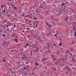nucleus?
<instances>
[{"mask_svg":"<svg viewBox=\"0 0 76 76\" xmlns=\"http://www.w3.org/2000/svg\"><path fill=\"white\" fill-rule=\"evenodd\" d=\"M15 6L14 4H12L11 5V7H15Z\"/></svg>","mask_w":76,"mask_h":76,"instance_id":"obj_10","label":"nucleus"},{"mask_svg":"<svg viewBox=\"0 0 76 76\" xmlns=\"http://www.w3.org/2000/svg\"><path fill=\"white\" fill-rule=\"evenodd\" d=\"M65 69H69V66H66V67H65Z\"/></svg>","mask_w":76,"mask_h":76,"instance_id":"obj_16","label":"nucleus"},{"mask_svg":"<svg viewBox=\"0 0 76 76\" xmlns=\"http://www.w3.org/2000/svg\"><path fill=\"white\" fill-rule=\"evenodd\" d=\"M72 45H73V44H75V42H73V41H72Z\"/></svg>","mask_w":76,"mask_h":76,"instance_id":"obj_23","label":"nucleus"},{"mask_svg":"<svg viewBox=\"0 0 76 76\" xmlns=\"http://www.w3.org/2000/svg\"><path fill=\"white\" fill-rule=\"evenodd\" d=\"M4 27H6V25H4Z\"/></svg>","mask_w":76,"mask_h":76,"instance_id":"obj_53","label":"nucleus"},{"mask_svg":"<svg viewBox=\"0 0 76 76\" xmlns=\"http://www.w3.org/2000/svg\"><path fill=\"white\" fill-rule=\"evenodd\" d=\"M1 14H2L1 12L0 15V16H2V15H1Z\"/></svg>","mask_w":76,"mask_h":76,"instance_id":"obj_38","label":"nucleus"},{"mask_svg":"<svg viewBox=\"0 0 76 76\" xmlns=\"http://www.w3.org/2000/svg\"><path fill=\"white\" fill-rule=\"evenodd\" d=\"M18 45V46H19V45H20V44H18V45Z\"/></svg>","mask_w":76,"mask_h":76,"instance_id":"obj_40","label":"nucleus"},{"mask_svg":"<svg viewBox=\"0 0 76 76\" xmlns=\"http://www.w3.org/2000/svg\"><path fill=\"white\" fill-rule=\"evenodd\" d=\"M53 45H55V44H53Z\"/></svg>","mask_w":76,"mask_h":76,"instance_id":"obj_48","label":"nucleus"},{"mask_svg":"<svg viewBox=\"0 0 76 76\" xmlns=\"http://www.w3.org/2000/svg\"><path fill=\"white\" fill-rule=\"evenodd\" d=\"M47 60V58H43L42 59L43 61H44V60Z\"/></svg>","mask_w":76,"mask_h":76,"instance_id":"obj_20","label":"nucleus"},{"mask_svg":"<svg viewBox=\"0 0 76 76\" xmlns=\"http://www.w3.org/2000/svg\"><path fill=\"white\" fill-rule=\"evenodd\" d=\"M72 61H75L74 60V59H73V58H72Z\"/></svg>","mask_w":76,"mask_h":76,"instance_id":"obj_32","label":"nucleus"},{"mask_svg":"<svg viewBox=\"0 0 76 76\" xmlns=\"http://www.w3.org/2000/svg\"><path fill=\"white\" fill-rule=\"evenodd\" d=\"M68 3V2H66V3Z\"/></svg>","mask_w":76,"mask_h":76,"instance_id":"obj_59","label":"nucleus"},{"mask_svg":"<svg viewBox=\"0 0 76 76\" xmlns=\"http://www.w3.org/2000/svg\"><path fill=\"white\" fill-rule=\"evenodd\" d=\"M33 19L34 20H38V18L36 17H33Z\"/></svg>","mask_w":76,"mask_h":76,"instance_id":"obj_6","label":"nucleus"},{"mask_svg":"<svg viewBox=\"0 0 76 76\" xmlns=\"http://www.w3.org/2000/svg\"><path fill=\"white\" fill-rule=\"evenodd\" d=\"M56 54L57 55H58V54H59V53H58V52H57L56 53Z\"/></svg>","mask_w":76,"mask_h":76,"instance_id":"obj_33","label":"nucleus"},{"mask_svg":"<svg viewBox=\"0 0 76 76\" xmlns=\"http://www.w3.org/2000/svg\"><path fill=\"white\" fill-rule=\"evenodd\" d=\"M71 53H70V52H69V53H68V54H71Z\"/></svg>","mask_w":76,"mask_h":76,"instance_id":"obj_45","label":"nucleus"},{"mask_svg":"<svg viewBox=\"0 0 76 76\" xmlns=\"http://www.w3.org/2000/svg\"><path fill=\"white\" fill-rule=\"evenodd\" d=\"M36 13H37V12H38V11H36Z\"/></svg>","mask_w":76,"mask_h":76,"instance_id":"obj_52","label":"nucleus"},{"mask_svg":"<svg viewBox=\"0 0 76 76\" xmlns=\"http://www.w3.org/2000/svg\"><path fill=\"white\" fill-rule=\"evenodd\" d=\"M62 4L63 6H64V4H64V3H62Z\"/></svg>","mask_w":76,"mask_h":76,"instance_id":"obj_37","label":"nucleus"},{"mask_svg":"<svg viewBox=\"0 0 76 76\" xmlns=\"http://www.w3.org/2000/svg\"><path fill=\"white\" fill-rule=\"evenodd\" d=\"M15 42H18V39L15 38L14 39Z\"/></svg>","mask_w":76,"mask_h":76,"instance_id":"obj_8","label":"nucleus"},{"mask_svg":"<svg viewBox=\"0 0 76 76\" xmlns=\"http://www.w3.org/2000/svg\"><path fill=\"white\" fill-rule=\"evenodd\" d=\"M67 74H68V72H66Z\"/></svg>","mask_w":76,"mask_h":76,"instance_id":"obj_56","label":"nucleus"},{"mask_svg":"<svg viewBox=\"0 0 76 76\" xmlns=\"http://www.w3.org/2000/svg\"><path fill=\"white\" fill-rule=\"evenodd\" d=\"M69 52H70V51H69V50H68V51H67V53H69Z\"/></svg>","mask_w":76,"mask_h":76,"instance_id":"obj_42","label":"nucleus"},{"mask_svg":"<svg viewBox=\"0 0 76 76\" xmlns=\"http://www.w3.org/2000/svg\"><path fill=\"white\" fill-rule=\"evenodd\" d=\"M50 35V33L47 34V36H48H48H49V35Z\"/></svg>","mask_w":76,"mask_h":76,"instance_id":"obj_29","label":"nucleus"},{"mask_svg":"<svg viewBox=\"0 0 76 76\" xmlns=\"http://www.w3.org/2000/svg\"><path fill=\"white\" fill-rule=\"evenodd\" d=\"M35 64H36V65H37L38 66V64L36 62H35Z\"/></svg>","mask_w":76,"mask_h":76,"instance_id":"obj_30","label":"nucleus"},{"mask_svg":"<svg viewBox=\"0 0 76 76\" xmlns=\"http://www.w3.org/2000/svg\"><path fill=\"white\" fill-rule=\"evenodd\" d=\"M48 26V27H49V28H51V27H53V25L51 26V25L49 24Z\"/></svg>","mask_w":76,"mask_h":76,"instance_id":"obj_15","label":"nucleus"},{"mask_svg":"<svg viewBox=\"0 0 76 76\" xmlns=\"http://www.w3.org/2000/svg\"><path fill=\"white\" fill-rule=\"evenodd\" d=\"M25 32V31L23 30V32Z\"/></svg>","mask_w":76,"mask_h":76,"instance_id":"obj_54","label":"nucleus"},{"mask_svg":"<svg viewBox=\"0 0 76 76\" xmlns=\"http://www.w3.org/2000/svg\"><path fill=\"white\" fill-rule=\"evenodd\" d=\"M39 22L38 21H36L34 22V26H35V27H37L38 25V23Z\"/></svg>","mask_w":76,"mask_h":76,"instance_id":"obj_2","label":"nucleus"},{"mask_svg":"<svg viewBox=\"0 0 76 76\" xmlns=\"http://www.w3.org/2000/svg\"><path fill=\"white\" fill-rule=\"evenodd\" d=\"M12 69V68H10V69L9 70L11 71H12V70H11Z\"/></svg>","mask_w":76,"mask_h":76,"instance_id":"obj_27","label":"nucleus"},{"mask_svg":"<svg viewBox=\"0 0 76 76\" xmlns=\"http://www.w3.org/2000/svg\"><path fill=\"white\" fill-rule=\"evenodd\" d=\"M26 47H27L26 46H25V48H26Z\"/></svg>","mask_w":76,"mask_h":76,"instance_id":"obj_50","label":"nucleus"},{"mask_svg":"<svg viewBox=\"0 0 76 76\" xmlns=\"http://www.w3.org/2000/svg\"><path fill=\"white\" fill-rule=\"evenodd\" d=\"M30 47H31V46H30Z\"/></svg>","mask_w":76,"mask_h":76,"instance_id":"obj_62","label":"nucleus"},{"mask_svg":"<svg viewBox=\"0 0 76 76\" xmlns=\"http://www.w3.org/2000/svg\"><path fill=\"white\" fill-rule=\"evenodd\" d=\"M2 13H4L6 12H5V10H2Z\"/></svg>","mask_w":76,"mask_h":76,"instance_id":"obj_13","label":"nucleus"},{"mask_svg":"<svg viewBox=\"0 0 76 76\" xmlns=\"http://www.w3.org/2000/svg\"><path fill=\"white\" fill-rule=\"evenodd\" d=\"M26 58V56H25V54H24L22 58V60H25Z\"/></svg>","mask_w":76,"mask_h":76,"instance_id":"obj_4","label":"nucleus"},{"mask_svg":"<svg viewBox=\"0 0 76 76\" xmlns=\"http://www.w3.org/2000/svg\"><path fill=\"white\" fill-rule=\"evenodd\" d=\"M56 60V58H53V60Z\"/></svg>","mask_w":76,"mask_h":76,"instance_id":"obj_43","label":"nucleus"},{"mask_svg":"<svg viewBox=\"0 0 76 76\" xmlns=\"http://www.w3.org/2000/svg\"><path fill=\"white\" fill-rule=\"evenodd\" d=\"M2 62H4V63L6 62V61H7V60H6V57L4 56L2 57Z\"/></svg>","mask_w":76,"mask_h":76,"instance_id":"obj_1","label":"nucleus"},{"mask_svg":"<svg viewBox=\"0 0 76 76\" xmlns=\"http://www.w3.org/2000/svg\"><path fill=\"white\" fill-rule=\"evenodd\" d=\"M60 59H61V58H58V59H57V60H58H58H60Z\"/></svg>","mask_w":76,"mask_h":76,"instance_id":"obj_41","label":"nucleus"},{"mask_svg":"<svg viewBox=\"0 0 76 76\" xmlns=\"http://www.w3.org/2000/svg\"><path fill=\"white\" fill-rule=\"evenodd\" d=\"M11 72L12 73H16V72H13L12 71H11Z\"/></svg>","mask_w":76,"mask_h":76,"instance_id":"obj_17","label":"nucleus"},{"mask_svg":"<svg viewBox=\"0 0 76 76\" xmlns=\"http://www.w3.org/2000/svg\"><path fill=\"white\" fill-rule=\"evenodd\" d=\"M45 53H48V52L47 51H46Z\"/></svg>","mask_w":76,"mask_h":76,"instance_id":"obj_46","label":"nucleus"},{"mask_svg":"<svg viewBox=\"0 0 76 76\" xmlns=\"http://www.w3.org/2000/svg\"><path fill=\"white\" fill-rule=\"evenodd\" d=\"M9 1H11V0H9Z\"/></svg>","mask_w":76,"mask_h":76,"instance_id":"obj_55","label":"nucleus"},{"mask_svg":"<svg viewBox=\"0 0 76 76\" xmlns=\"http://www.w3.org/2000/svg\"><path fill=\"white\" fill-rule=\"evenodd\" d=\"M19 35L18 34H17V36H18V37H19Z\"/></svg>","mask_w":76,"mask_h":76,"instance_id":"obj_44","label":"nucleus"},{"mask_svg":"<svg viewBox=\"0 0 76 76\" xmlns=\"http://www.w3.org/2000/svg\"><path fill=\"white\" fill-rule=\"evenodd\" d=\"M27 30H29V28H27Z\"/></svg>","mask_w":76,"mask_h":76,"instance_id":"obj_49","label":"nucleus"},{"mask_svg":"<svg viewBox=\"0 0 76 76\" xmlns=\"http://www.w3.org/2000/svg\"><path fill=\"white\" fill-rule=\"evenodd\" d=\"M36 50H37V51L38 52L39 51L38 50H39L38 49V48H36Z\"/></svg>","mask_w":76,"mask_h":76,"instance_id":"obj_22","label":"nucleus"},{"mask_svg":"<svg viewBox=\"0 0 76 76\" xmlns=\"http://www.w3.org/2000/svg\"><path fill=\"white\" fill-rule=\"evenodd\" d=\"M12 13H13V12H12Z\"/></svg>","mask_w":76,"mask_h":76,"instance_id":"obj_64","label":"nucleus"},{"mask_svg":"<svg viewBox=\"0 0 76 76\" xmlns=\"http://www.w3.org/2000/svg\"><path fill=\"white\" fill-rule=\"evenodd\" d=\"M13 26H14V28H16V26L15 24H13Z\"/></svg>","mask_w":76,"mask_h":76,"instance_id":"obj_34","label":"nucleus"},{"mask_svg":"<svg viewBox=\"0 0 76 76\" xmlns=\"http://www.w3.org/2000/svg\"><path fill=\"white\" fill-rule=\"evenodd\" d=\"M4 37H5V35H6V34H4L2 35Z\"/></svg>","mask_w":76,"mask_h":76,"instance_id":"obj_26","label":"nucleus"},{"mask_svg":"<svg viewBox=\"0 0 76 76\" xmlns=\"http://www.w3.org/2000/svg\"><path fill=\"white\" fill-rule=\"evenodd\" d=\"M41 36H39L37 38V39L38 40H39L41 39Z\"/></svg>","mask_w":76,"mask_h":76,"instance_id":"obj_5","label":"nucleus"},{"mask_svg":"<svg viewBox=\"0 0 76 76\" xmlns=\"http://www.w3.org/2000/svg\"><path fill=\"white\" fill-rule=\"evenodd\" d=\"M27 43H28V45H30V44H32V42L31 41H29L27 42Z\"/></svg>","mask_w":76,"mask_h":76,"instance_id":"obj_9","label":"nucleus"},{"mask_svg":"<svg viewBox=\"0 0 76 76\" xmlns=\"http://www.w3.org/2000/svg\"><path fill=\"white\" fill-rule=\"evenodd\" d=\"M14 37L15 38H19V37H18V36L16 35V36H14Z\"/></svg>","mask_w":76,"mask_h":76,"instance_id":"obj_18","label":"nucleus"},{"mask_svg":"<svg viewBox=\"0 0 76 76\" xmlns=\"http://www.w3.org/2000/svg\"><path fill=\"white\" fill-rule=\"evenodd\" d=\"M24 15H23V14H22V16H24Z\"/></svg>","mask_w":76,"mask_h":76,"instance_id":"obj_51","label":"nucleus"},{"mask_svg":"<svg viewBox=\"0 0 76 76\" xmlns=\"http://www.w3.org/2000/svg\"><path fill=\"white\" fill-rule=\"evenodd\" d=\"M7 30L8 31H9V28H7Z\"/></svg>","mask_w":76,"mask_h":76,"instance_id":"obj_36","label":"nucleus"},{"mask_svg":"<svg viewBox=\"0 0 76 76\" xmlns=\"http://www.w3.org/2000/svg\"><path fill=\"white\" fill-rule=\"evenodd\" d=\"M46 24L47 25H48H48H49V23H47V22H46Z\"/></svg>","mask_w":76,"mask_h":76,"instance_id":"obj_24","label":"nucleus"},{"mask_svg":"<svg viewBox=\"0 0 76 76\" xmlns=\"http://www.w3.org/2000/svg\"><path fill=\"white\" fill-rule=\"evenodd\" d=\"M24 69L25 70H26V72H29V70H28V66H26L24 67Z\"/></svg>","mask_w":76,"mask_h":76,"instance_id":"obj_3","label":"nucleus"},{"mask_svg":"<svg viewBox=\"0 0 76 76\" xmlns=\"http://www.w3.org/2000/svg\"><path fill=\"white\" fill-rule=\"evenodd\" d=\"M10 16H12V13L10 14Z\"/></svg>","mask_w":76,"mask_h":76,"instance_id":"obj_39","label":"nucleus"},{"mask_svg":"<svg viewBox=\"0 0 76 76\" xmlns=\"http://www.w3.org/2000/svg\"><path fill=\"white\" fill-rule=\"evenodd\" d=\"M74 57H75V56L74 55Z\"/></svg>","mask_w":76,"mask_h":76,"instance_id":"obj_63","label":"nucleus"},{"mask_svg":"<svg viewBox=\"0 0 76 76\" xmlns=\"http://www.w3.org/2000/svg\"><path fill=\"white\" fill-rule=\"evenodd\" d=\"M18 9V8L17 7H14V10H17Z\"/></svg>","mask_w":76,"mask_h":76,"instance_id":"obj_21","label":"nucleus"},{"mask_svg":"<svg viewBox=\"0 0 76 76\" xmlns=\"http://www.w3.org/2000/svg\"><path fill=\"white\" fill-rule=\"evenodd\" d=\"M1 7L2 9H4V6H3V5H2Z\"/></svg>","mask_w":76,"mask_h":76,"instance_id":"obj_14","label":"nucleus"},{"mask_svg":"<svg viewBox=\"0 0 76 76\" xmlns=\"http://www.w3.org/2000/svg\"><path fill=\"white\" fill-rule=\"evenodd\" d=\"M74 35L75 37H76V32L75 31V33H74Z\"/></svg>","mask_w":76,"mask_h":76,"instance_id":"obj_19","label":"nucleus"},{"mask_svg":"<svg viewBox=\"0 0 76 76\" xmlns=\"http://www.w3.org/2000/svg\"><path fill=\"white\" fill-rule=\"evenodd\" d=\"M58 35V34H56L55 35V37H56V36Z\"/></svg>","mask_w":76,"mask_h":76,"instance_id":"obj_31","label":"nucleus"},{"mask_svg":"<svg viewBox=\"0 0 76 76\" xmlns=\"http://www.w3.org/2000/svg\"><path fill=\"white\" fill-rule=\"evenodd\" d=\"M28 45H29V44H28V43H27V42L26 45V46H28Z\"/></svg>","mask_w":76,"mask_h":76,"instance_id":"obj_28","label":"nucleus"},{"mask_svg":"<svg viewBox=\"0 0 76 76\" xmlns=\"http://www.w3.org/2000/svg\"><path fill=\"white\" fill-rule=\"evenodd\" d=\"M61 44H62L60 42L59 44V46H61Z\"/></svg>","mask_w":76,"mask_h":76,"instance_id":"obj_25","label":"nucleus"},{"mask_svg":"<svg viewBox=\"0 0 76 76\" xmlns=\"http://www.w3.org/2000/svg\"><path fill=\"white\" fill-rule=\"evenodd\" d=\"M68 71L69 72H72V69L70 68H68Z\"/></svg>","mask_w":76,"mask_h":76,"instance_id":"obj_12","label":"nucleus"},{"mask_svg":"<svg viewBox=\"0 0 76 76\" xmlns=\"http://www.w3.org/2000/svg\"><path fill=\"white\" fill-rule=\"evenodd\" d=\"M70 54L71 56H72V53L71 54Z\"/></svg>","mask_w":76,"mask_h":76,"instance_id":"obj_47","label":"nucleus"},{"mask_svg":"<svg viewBox=\"0 0 76 76\" xmlns=\"http://www.w3.org/2000/svg\"><path fill=\"white\" fill-rule=\"evenodd\" d=\"M65 20L67 21V19H68V17L66 16V18L64 19Z\"/></svg>","mask_w":76,"mask_h":76,"instance_id":"obj_11","label":"nucleus"},{"mask_svg":"<svg viewBox=\"0 0 76 76\" xmlns=\"http://www.w3.org/2000/svg\"><path fill=\"white\" fill-rule=\"evenodd\" d=\"M54 70H56V69H54Z\"/></svg>","mask_w":76,"mask_h":76,"instance_id":"obj_61","label":"nucleus"},{"mask_svg":"<svg viewBox=\"0 0 76 76\" xmlns=\"http://www.w3.org/2000/svg\"><path fill=\"white\" fill-rule=\"evenodd\" d=\"M15 3H17V2L16 1V2H15Z\"/></svg>","mask_w":76,"mask_h":76,"instance_id":"obj_58","label":"nucleus"},{"mask_svg":"<svg viewBox=\"0 0 76 76\" xmlns=\"http://www.w3.org/2000/svg\"><path fill=\"white\" fill-rule=\"evenodd\" d=\"M62 61H66V60H67V58H66L65 59H62Z\"/></svg>","mask_w":76,"mask_h":76,"instance_id":"obj_7","label":"nucleus"},{"mask_svg":"<svg viewBox=\"0 0 76 76\" xmlns=\"http://www.w3.org/2000/svg\"><path fill=\"white\" fill-rule=\"evenodd\" d=\"M15 16H16V15L14 14Z\"/></svg>","mask_w":76,"mask_h":76,"instance_id":"obj_57","label":"nucleus"},{"mask_svg":"<svg viewBox=\"0 0 76 76\" xmlns=\"http://www.w3.org/2000/svg\"><path fill=\"white\" fill-rule=\"evenodd\" d=\"M34 28H35V27H34Z\"/></svg>","mask_w":76,"mask_h":76,"instance_id":"obj_60","label":"nucleus"},{"mask_svg":"<svg viewBox=\"0 0 76 76\" xmlns=\"http://www.w3.org/2000/svg\"><path fill=\"white\" fill-rule=\"evenodd\" d=\"M8 26H9V25H7V26H6L7 28H8Z\"/></svg>","mask_w":76,"mask_h":76,"instance_id":"obj_35","label":"nucleus"}]
</instances>
